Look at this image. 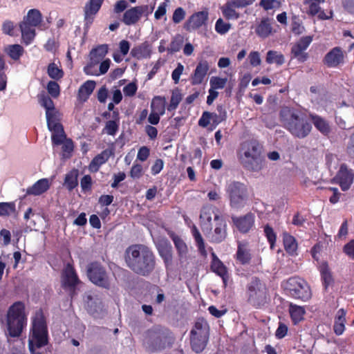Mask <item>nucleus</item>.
Segmentation results:
<instances>
[{
	"mask_svg": "<svg viewBox=\"0 0 354 354\" xmlns=\"http://www.w3.org/2000/svg\"><path fill=\"white\" fill-rule=\"evenodd\" d=\"M209 70V65L207 62H200L195 71L192 77V84H201L203 79L206 76L207 71Z\"/></svg>",
	"mask_w": 354,
	"mask_h": 354,
	"instance_id": "nucleus-24",
	"label": "nucleus"
},
{
	"mask_svg": "<svg viewBox=\"0 0 354 354\" xmlns=\"http://www.w3.org/2000/svg\"><path fill=\"white\" fill-rule=\"evenodd\" d=\"M48 93L54 98H57L60 93V88L55 81H50L47 84Z\"/></svg>",
	"mask_w": 354,
	"mask_h": 354,
	"instance_id": "nucleus-53",
	"label": "nucleus"
},
{
	"mask_svg": "<svg viewBox=\"0 0 354 354\" xmlns=\"http://www.w3.org/2000/svg\"><path fill=\"white\" fill-rule=\"evenodd\" d=\"M334 180L340 186L342 191H347L353 183L354 173L345 164H342Z\"/></svg>",
	"mask_w": 354,
	"mask_h": 354,
	"instance_id": "nucleus-16",
	"label": "nucleus"
},
{
	"mask_svg": "<svg viewBox=\"0 0 354 354\" xmlns=\"http://www.w3.org/2000/svg\"><path fill=\"white\" fill-rule=\"evenodd\" d=\"M107 53V46H97L96 48H93L90 53V62L84 68V72L87 75L97 76V74L94 73L93 67L104 60V58Z\"/></svg>",
	"mask_w": 354,
	"mask_h": 354,
	"instance_id": "nucleus-14",
	"label": "nucleus"
},
{
	"mask_svg": "<svg viewBox=\"0 0 354 354\" xmlns=\"http://www.w3.org/2000/svg\"><path fill=\"white\" fill-rule=\"evenodd\" d=\"M169 236L174 243V245L178 251L180 258L183 259L186 257L188 249L184 241L174 233L169 234Z\"/></svg>",
	"mask_w": 354,
	"mask_h": 354,
	"instance_id": "nucleus-31",
	"label": "nucleus"
},
{
	"mask_svg": "<svg viewBox=\"0 0 354 354\" xmlns=\"http://www.w3.org/2000/svg\"><path fill=\"white\" fill-rule=\"evenodd\" d=\"M208 19V12L200 11L193 14L185 24V28L187 30H196L205 24Z\"/></svg>",
	"mask_w": 354,
	"mask_h": 354,
	"instance_id": "nucleus-19",
	"label": "nucleus"
},
{
	"mask_svg": "<svg viewBox=\"0 0 354 354\" xmlns=\"http://www.w3.org/2000/svg\"><path fill=\"white\" fill-rule=\"evenodd\" d=\"M263 231L268 242L270 244V248H273L276 241V234L274 232V230L269 225H266L264 226Z\"/></svg>",
	"mask_w": 354,
	"mask_h": 354,
	"instance_id": "nucleus-52",
	"label": "nucleus"
},
{
	"mask_svg": "<svg viewBox=\"0 0 354 354\" xmlns=\"http://www.w3.org/2000/svg\"><path fill=\"white\" fill-rule=\"evenodd\" d=\"M212 209H203L201 212L200 218L201 220V228L204 234L208 237L210 241L220 243L226 237L227 224L225 220L218 214L214 215L215 226L212 231Z\"/></svg>",
	"mask_w": 354,
	"mask_h": 354,
	"instance_id": "nucleus-3",
	"label": "nucleus"
},
{
	"mask_svg": "<svg viewBox=\"0 0 354 354\" xmlns=\"http://www.w3.org/2000/svg\"><path fill=\"white\" fill-rule=\"evenodd\" d=\"M282 286L287 294L293 298L306 301L311 297L308 283L299 277H291L283 282Z\"/></svg>",
	"mask_w": 354,
	"mask_h": 354,
	"instance_id": "nucleus-12",
	"label": "nucleus"
},
{
	"mask_svg": "<svg viewBox=\"0 0 354 354\" xmlns=\"http://www.w3.org/2000/svg\"><path fill=\"white\" fill-rule=\"evenodd\" d=\"M107 160V158L105 157V154L104 153L97 155L95 156L93 160L91 161L89 167L91 171L95 170L97 171L100 166L103 165Z\"/></svg>",
	"mask_w": 354,
	"mask_h": 354,
	"instance_id": "nucleus-49",
	"label": "nucleus"
},
{
	"mask_svg": "<svg viewBox=\"0 0 354 354\" xmlns=\"http://www.w3.org/2000/svg\"><path fill=\"white\" fill-rule=\"evenodd\" d=\"M210 121V113L205 111L198 120V125L202 127H206L209 124Z\"/></svg>",
	"mask_w": 354,
	"mask_h": 354,
	"instance_id": "nucleus-64",
	"label": "nucleus"
},
{
	"mask_svg": "<svg viewBox=\"0 0 354 354\" xmlns=\"http://www.w3.org/2000/svg\"><path fill=\"white\" fill-rule=\"evenodd\" d=\"M50 183L48 178H41L28 187L26 194L33 196L41 195L50 188Z\"/></svg>",
	"mask_w": 354,
	"mask_h": 354,
	"instance_id": "nucleus-22",
	"label": "nucleus"
},
{
	"mask_svg": "<svg viewBox=\"0 0 354 354\" xmlns=\"http://www.w3.org/2000/svg\"><path fill=\"white\" fill-rule=\"evenodd\" d=\"M5 52L13 59L17 60L24 53L22 46H8L5 49Z\"/></svg>",
	"mask_w": 354,
	"mask_h": 354,
	"instance_id": "nucleus-44",
	"label": "nucleus"
},
{
	"mask_svg": "<svg viewBox=\"0 0 354 354\" xmlns=\"http://www.w3.org/2000/svg\"><path fill=\"white\" fill-rule=\"evenodd\" d=\"M346 311L341 308L337 310L333 326L334 332L337 335H341L345 330Z\"/></svg>",
	"mask_w": 354,
	"mask_h": 354,
	"instance_id": "nucleus-26",
	"label": "nucleus"
},
{
	"mask_svg": "<svg viewBox=\"0 0 354 354\" xmlns=\"http://www.w3.org/2000/svg\"><path fill=\"white\" fill-rule=\"evenodd\" d=\"M211 268L213 272L219 275L224 283V286H226L227 282L228 280V274L225 266L223 263L218 259V258L214 254H212V261Z\"/></svg>",
	"mask_w": 354,
	"mask_h": 354,
	"instance_id": "nucleus-23",
	"label": "nucleus"
},
{
	"mask_svg": "<svg viewBox=\"0 0 354 354\" xmlns=\"http://www.w3.org/2000/svg\"><path fill=\"white\" fill-rule=\"evenodd\" d=\"M136 10V8H130L124 12L122 19L124 24L127 26L134 25L139 21Z\"/></svg>",
	"mask_w": 354,
	"mask_h": 354,
	"instance_id": "nucleus-39",
	"label": "nucleus"
},
{
	"mask_svg": "<svg viewBox=\"0 0 354 354\" xmlns=\"http://www.w3.org/2000/svg\"><path fill=\"white\" fill-rule=\"evenodd\" d=\"M142 174V166L140 164H134L130 171V176L133 178H139Z\"/></svg>",
	"mask_w": 354,
	"mask_h": 354,
	"instance_id": "nucleus-60",
	"label": "nucleus"
},
{
	"mask_svg": "<svg viewBox=\"0 0 354 354\" xmlns=\"http://www.w3.org/2000/svg\"><path fill=\"white\" fill-rule=\"evenodd\" d=\"M192 236H194V239L195 240V242L196 243V245L198 247L199 252L202 254L205 255L206 250H205V243H204L203 239L201 233L199 232L198 230L197 229V227L195 225H194L193 227L192 228Z\"/></svg>",
	"mask_w": 354,
	"mask_h": 354,
	"instance_id": "nucleus-40",
	"label": "nucleus"
},
{
	"mask_svg": "<svg viewBox=\"0 0 354 354\" xmlns=\"http://www.w3.org/2000/svg\"><path fill=\"white\" fill-rule=\"evenodd\" d=\"M235 8L230 2H227L221 8L223 17L227 20L239 19L240 14L236 12Z\"/></svg>",
	"mask_w": 354,
	"mask_h": 354,
	"instance_id": "nucleus-37",
	"label": "nucleus"
},
{
	"mask_svg": "<svg viewBox=\"0 0 354 354\" xmlns=\"http://www.w3.org/2000/svg\"><path fill=\"white\" fill-rule=\"evenodd\" d=\"M157 250L165 266H170L172 263V247L170 243L167 239L160 240L157 244Z\"/></svg>",
	"mask_w": 354,
	"mask_h": 354,
	"instance_id": "nucleus-20",
	"label": "nucleus"
},
{
	"mask_svg": "<svg viewBox=\"0 0 354 354\" xmlns=\"http://www.w3.org/2000/svg\"><path fill=\"white\" fill-rule=\"evenodd\" d=\"M248 302L255 307L263 306L268 300V290L264 281L253 277L246 286Z\"/></svg>",
	"mask_w": 354,
	"mask_h": 354,
	"instance_id": "nucleus-11",
	"label": "nucleus"
},
{
	"mask_svg": "<svg viewBox=\"0 0 354 354\" xmlns=\"http://www.w3.org/2000/svg\"><path fill=\"white\" fill-rule=\"evenodd\" d=\"M182 100V95L178 90H174L172 91L171 100L169 105L167 107V110L171 111L175 110Z\"/></svg>",
	"mask_w": 354,
	"mask_h": 354,
	"instance_id": "nucleus-47",
	"label": "nucleus"
},
{
	"mask_svg": "<svg viewBox=\"0 0 354 354\" xmlns=\"http://www.w3.org/2000/svg\"><path fill=\"white\" fill-rule=\"evenodd\" d=\"M308 3H309V8H308V10L307 12L308 15H311V16H315L316 15H317L321 10V8L319 6L320 3L314 1V2H311V3L309 2Z\"/></svg>",
	"mask_w": 354,
	"mask_h": 354,
	"instance_id": "nucleus-62",
	"label": "nucleus"
},
{
	"mask_svg": "<svg viewBox=\"0 0 354 354\" xmlns=\"http://www.w3.org/2000/svg\"><path fill=\"white\" fill-rule=\"evenodd\" d=\"M43 21V16L38 9H30L23 20L19 24L22 41L26 44L33 41L36 36L35 28L39 27Z\"/></svg>",
	"mask_w": 354,
	"mask_h": 354,
	"instance_id": "nucleus-8",
	"label": "nucleus"
},
{
	"mask_svg": "<svg viewBox=\"0 0 354 354\" xmlns=\"http://www.w3.org/2000/svg\"><path fill=\"white\" fill-rule=\"evenodd\" d=\"M343 53L339 47L334 48L325 57V61L329 66H336L343 61Z\"/></svg>",
	"mask_w": 354,
	"mask_h": 354,
	"instance_id": "nucleus-25",
	"label": "nucleus"
},
{
	"mask_svg": "<svg viewBox=\"0 0 354 354\" xmlns=\"http://www.w3.org/2000/svg\"><path fill=\"white\" fill-rule=\"evenodd\" d=\"M319 272L321 274L323 285L325 289L333 283V279L328 266L326 262H323L319 266Z\"/></svg>",
	"mask_w": 354,
	"mask_h": 354,
	"instance_id": "nucleus-32",
	"label": "nucleus"
},
{
	"mask_svg": "<svg viewBox=\"0 0 354 354\" xmlns=\"http://www.w3.org/2000/svg\"><path fill=\"white\" fill-rule=\"evenodd\" d=\"M27 317L24 304L20 301L12 304L7 314V328L10 336L19 337L26 326Z\"/></svg>",
	"mask_w": 354,
	"mask_h": 354,
	"instance_id": "nucleus-7",
	"label": "nucleus"
},
{
	"mask_svg": "<svg viewBox=\"0 0 354 354\" xmlns=\"http://www.w3.org/2000/svg\"><path fill=\"white\" fill-rule=\"evenodd\" d=\"M192 236H194V239L195 240V242L196 243V245L198 247L199 252L202 254L205 255L206 250H205V243H204L203 239L201 233L199 232L198 230L197 229V227L195 225H194L193 227L192 228Z\"/></svg>",
	"mask_w": 354,
	"mask_h": 354,
	"instance_id": "nucleus-41",
	"label": "nucleus"
},
{
	"mask_svg": "<svg viewBox=\"0 0 354 354\" xmlns=\"http://www.w3.org/2000/svg\"><path fill=\"white\" fill-rule=\"evenodd\" d=\"M147 50V46H138L131 50V53L133 57L139 59L145 56Z\"/></svg>",
	"mask_w": 354,
	"mask_h": 354,
	"instance_id": "nucleus-59",
	"label": "nucleus"
},
{
	"mask_svg": "<svg viewBox=\"0 0 354 354\" xmlns=\"http://www.w3.org/2000/svg\"><path fill=\"white\" fill-rule=\"evenodd\" d=\"M236 259L241 264H248L250 262L252 254L248 242H239L236 253Z\"/></svg>",
	"mask_w": 354,
	"mask_h": 354,
	"instance_id": "nucleus-21",
	"label": "nucleus"
},
{
	"mask_svg": "<svg viewBox=\"0 0 354 354\" xmlns=\"http://www.w3.org/2000/svg\"><path fill=\"white\" fill-rule=\"evenodd\" d=\"M209 336V327L203 319H198L189 334L192 349L198 353L202 352L207 346Z\"/></svg>",
	"mask_w": 354,
	"mask_h": 354,
	"instance_id": "nucleus-10",
	"label": "nucleus"
},
{
	"mask_svg": "<svg viewBox=\"0 0 354 354\" xmlns=\"http://www.w3.org/2000/svg\"><path fill=\"white\" fill-rule=\"evenodd\" d=\"M227 81V80L226 78L212 77L209 81L210 88L214 91L216 89H222L225 87Z\"/></svg>",
	"mask_w": 354,
	"mask_h": 354,
	"instance_id": "nucleus-50",
	"label": "nucleus"
},
{
	"mask_svg": "<svg viewBox=\"0 0 354 354\" xmlns=\"http://www.w3.org/2000/svg\"><path fill=\"white\" fill-rule=\"evenodd\" d=\"M304 27L297 17H294L291 23V30L295 35H301L304 31Z\"/></svg>",
	"mask_w": 354,
	"mask_h": 354,
	"instance_id": "nucleus-56",
	"label": "nucleus"
},
{
	"mask_svg": "<svg viewBox=\"0 0 354 354\" xmlns=\"http://www.w3.org/2000/svg\"><path fill=\"white\" fill-rule=\"evenodd\" d=\"M95 87V82L87 80L79 88L78 97L80 100L85 102L93 93Z\"/></svg>",
	"mask_w": 354,
	"mask_h": 354,
	"instance_id": "nucleus-29",
	"label": "nucleus"
},
{
	"mask_svg": "<svg viewBox=\"0 0 354 354\" xmlns=\"http://www.w3.org/2000/svg\"><path fill=\"white\" fill-rule=\"evenodd\" d=\"M15 212V203H0V216H9Z\"/></svg>",
	"mask_w": 354,
	"mask_h": 354,
	"instance_id": "nucleus-48",
	"label": "nucleus"
},
{
	"mask_svg": "<svg viewBox=\"0 0 354 354\" xmlns=\"http://www.w3.org/2000/svg\"><path fill=\"white\" fill-rule=\"evenodd\" d=\"M283 241L286 251L290 254H294L297 248L295 239L288 233L283 232Z\"/></svg>",
	"mask_w": 354,
	"mask_h": 354,
	"instance_id": "nucleus-34",
	"label": "nucleus"
},
{
	"mask_svg": "<svg viewBox=\"0 0 354 354\" xmlns=\"http://www.w3.org/2000/svg\"><path fill=\"white\" fill-rule=\"evenodd\" d=\"M183 70L184 66L180 63H178L177 67L173 71L171 77L176 84L179 82L180 77L182 75Z\"/></svg>",
	"mask_w": 354,
	"mask_h": 354,
	"instance_id": "nucleus-61",
	"label": "nucleus"
},
{
	"mask_svg": "<svg viewBox=\"0 0 354 354\" xmlns=\"http://www.w3.org/2000/svg\"><path fill=\"white\" fill-rule=\"evenodd\" d=\"M127 266L136 274L147 277L155 270L156 256L151 248L136 244L129 246L124 257Z\"/></svg>",
	"mask_w": 354,
	"mask_h": 354,
	"instance_id": "nucleus-1",
	"label": "nucleus"
},
{
	"mask_svg": "<svg viewBox=\"0 0 354 354\" xmlns=\"http://www.w3.org/2000/svg\"><path fill=\"white\" fill-rule=\"evenodd\" d=\"M104 0H88L84 8V30L87 32L95 16L100 10Z\"/></svg>",
	"mask_w": 354,
	"mask_h": 354,
	"instance_id": "nucleus-15",
	"label": "nucleus"
},
{
	"mask_svg": "<svg viewBox=\"0 0 354 354\" xmlns=\"http://www.w3.org/2000/svg\"><path fill=\"white\" fill-rule=\"evenodd\" d=\"M59 112L54 108L53 110L46 112V121L48 127L61 124L59 122Z\"/></svg>",
	"mask_w": 354,
	"mask_h": 354,
	"instance_id": "nucleus-42",
	"label": "nucleus"
},
{
	"mask_svg": "<svg viewBox=\"0 0 354 354\" xmlns=\"http://www.w3.org/2000/svg\"><path fill=\"white\" fill-rule=\"evenodd\" d=\"M151 109L152 112L156 113L161 115L165 112V100L161 97H155L151 104Z\"/></svg>",
	"mask_w": 354,
	"mask_h": 354,
	"instance_id": "nucleus-38",
	"label": "nucleus"
},
{
	"mask_svg": "<svg viewBox=\"0 0 354 354\" xmlns=\"http://www.w3.org/2000/svg\"><path fill=\"white\" fill-rule=\"evenodd\" d=\"M272 26L269 19H263L256 28L257 34L261 37H267L272 32Z\"/></svg>",
	"mask_w": 354,
	"mask_h": 354,
	"instance_id": "nucleus-35",
	"label": "nucleus"
},
{
	"mask_svg": "<svg viewBox=\"0 0 354 354\" xmlns=\"http://www.w3.org/2000/svg\"><path fill=\"white\" fill-rule=\"evenodd\" d=\"M62 281L63 286L70 289H74L80 283L73 267L68 263L62 272Z\"/></svg>",
	"mask_w": 354,
	"mask_h": 354,
	"instance_id": "nucleus-18",
	"label": "nucleus"
},
{
	"mask_svg": "<svg viewBox=\"0 0 354 354\" xmlns=\"http://www.w3.org/2000/svg\"><path fill=\"white\" fill-rule=\"evenodd\" d=\"M174 338L167 328L155 326L148 330L143 339L146 349L151 352L160 351L171 344Z\"/></svg>",
	"mask_w": 354,
	"mask_h": 354,
	"instance_id": "nucleus-5",
	"label": "nucleus"
},
{
	"mask_svg": "<svg viewBox=\"0 0 354 354\" xmlns=\"http://www.w3.org/2000/svg\"><path fill=\"white\" fill-rule=\"evenodd\" d=\"M266 62L268 64L281 65L284 62V58L281 53L270 50L267 54Z\"/></svg>",
	"mask_w": 354,
	"mask_h": 354,
	"instance_id": "nucleus-46",
	"label": "nucleus"
},
{
	"mask_svg": "<svg viewBox=\"0 0 354 354\" xmlns=\"http://www.w3.org/2000/svg\"><path fill=\"white\" fill-rule=\"evenodd\" d=\"M185 17V11L183 8L178 7L174 10L173 13L172 21L175 24H179L184 19Z\"/></svg>",
	"mask_w": 354,
	"mask_h": 354,
	"instance_id": "nucleus-58",
	"label": "nucleus"
},
{
	"mask_svg": "<svg viewBox=\"0 0 354 354\" xmlns=\"http://www.w3.org/2000/svg\"><path fill=\"white\" fill-rule=\"evenodd\" d=\"M48 128L52 132L51 139L54 145H62V143L66 139V136L62 124H57Z\"/></svg>",
	"mask_w": 354,
	"mask_h": 354,
	"instance_id": "nucleus-27",
	"label": "nucleus"
},
{
	"mask_svg": "<svg viewBox=\"0 0 354 354\" xmlns=\"http://www.w3.org/2000/svg\"><path fill=\"white\" fill-rule=\"evenodd\" d=\"M78 171L77 169H72L65 175L64 186H65L69 191L75 188L77 185Z\"/></svg>",
	"mask_w": 354,
	"mask_h": 354,
	"instance_id": "nucleus-33",
	"label": "nucleus"
},
{
	"mask_svg": "<svg viewBox=\"0 0 354 354\" xmlns=\"http://www.w3.org/2000/svg\"><path fill=\"white\" fill-rule=\"evenodd\" d=\"M47 73L50 78L55 80H60L64 76L63 71L58 68V66L55 63H50L48 66Z\"/></svg>",
	"mask_w": 354,
	"mask_h": 354,
	"instance_id": "nucleus-43",
	"label": "nucleus"
},
{
	"mask_svg": "<svg viewBox=\"0 0 354 354\" xmlns=\"http://www.w3.org/2000/svg\"><path fill=\"white\" fill-rule=\"evenodd\" d=\"M32 354H41L38 350L48 343V332L41 310L36 311L32 322V334L28 340Z\"/></svg>",
	"mask_w": 354,
	"mask_h": 354,
	"instance_id": "nucleus-4",
	"label": "nucleus"
},
{
	"mask_svg": "<svg viewBox=\"0 0 354 354\" xmlns=\"http://www.w3.org/2000/svg\"><path fill=\"white\" fill-rule=\"evenodd\" d=\"M241 165L250 171H259L262 167V158L259 145L256 141L244 142L239 152Z\"/></svg>",
	"mask_w": 354,
	"mask_h": 354,
	"instance_id": "nucleus-6",
	"label": "nucleus"
},
{
	"mask_svg": "<svg viewBox=\"0 0 354 354\" xmlns=\"http://www.w3.org/2000/svg\"><path fill=\"white\" fill-rule=\"evenodd\" d=\"M39 102L41 105L46 109V112L55 108L53 101L46 94H42L39 96Z\"/></svg>",
	"mask_w": 354,
	"mask_h": 354,
	"instance_id": "nucleus-51",
	"label": "nucleus"
},
{
	"mask_svg": "<svg viewBox=\"0 0 354 354\" xmlns=\"http://www.w3.org/2000/svg\"><path fill=\"white\" fill-rule=\"evenodd\" d=\"M310 118L318 131L324 135L329 133L330 128L329 124L325 119L317 115H310Z\"/></svg>",
	"mask_w": 354,
	"mask_h": 354,
	"instance_id": "nucleus-30",
	"label": "nucleus"
},
{
	"mask_svg": "<svg viewBox=\"0 0 354 354\" xmlns=\"http://www.w3.org/2000/svg\"><path fill=\"white\" fill-rule=\"evenodd\" d=\"M280 118L284 127L295 137L304 138L311 131V124L299 111L285 106L280 111Z\"/></svg>",
	"mask_w": 354,
	"mask_h": 354,
	"instance_id": "nucleus-2",
	"label": "nucleus"
},
{
	"mask_svg": "<svg viewBox=\"0 0 354 354\" xmlns=\"http://www.w3.org/2000/svg\"><path fill=\"white\" fill-rule=\"evenodd\" d=\"M308 46H293L292 48V53L294 57L300 62H304L307 57L306 53Z\"/></svg>",
	"mask_w": 354,
	"mask_h": 354,
	"instance_id": "nucleus-45",
	"label": "nucleus"
},
{
	"mask_svg": "<svg viewBox=\"0 0 354 354\" xmlns=\"http://www.w3.org/2000/svg\"><path fill=\"white\" fill-rule=\"evenodd\" d=\"M225 191L232 208L241 209L248 203L249 193L247 186L239 181L230 180L227 183Z\"/></svg>",
	"mask_w": 354,
	"mask_h": 354,
	"instance_id": "nucleus-9",
	"label": "nucleus"
},
{
	"mask_svg": "<svg viewBox=\"0 0 354 354\" xmlns=\"http://www.w3.org/2000/svg\"><path fill=\"white\" fill-rule=\"evenodd\" d=\"M87 275L91 282L102 288H109L110 281L104 268L98 263L88 266Z\"/></svg>",
	"mask_w": 354,
	"mask_h": 354,
	"instance_id": "nucleus-13",
	"label": "nucleus"
},
{
	"mask_svg": "<svg viewBox=\"0 0 354 354\" xmlns=\"http://www.w3.org/2000/svg\"><path fill=\"white\" fill-rule=\"evenodd\" d=\"M289 313L293 323L297 324L303 319L305 310L301 306L290 304Z\"/></svg>",
	"mask_w": 354,
	"mask_h": 354,
	"instance_id": "nucleus-36",
	"label": "nucleus"
},
{
	"mask_svg": "<svg viewBox=\"0 0 354 354\" xmlns=\"http://www.w3.org/2000/svg\"><path fill=\"white\" fill-rule=\"evenodd\" d=\"M2 30L3 33L8 35L10 36H15L17 35L15 26L14 23L11 21H6L3 22L2 25Z\"/></svg>",
	"mask_w": 354,
	"mask_h": 354,
	"instance_id": "nucleus-55",
	"label": "nucleus"
},
{
	"mask_svg": "<svg viewBox=\"0 0 354 354\" xmlns=\"http://www.w3.org/2000/svg\"><path fill=\"white\" fill-rule=\"evenodd\" d=\"M231 25L229 23L225 22L223 19L219 18L215 24V30L218 33L225 34L230 28Z\"/></svg>",
	"mask_w": 354,
	"mask_h": 354,
	"instance_id": "nucleus-54",
	"label": "nucleus"
},
{
	"mask_svg": "<svg viewBox=\"0 0 354 354\" xmlns=\"http://www.w3.org/2000/svg\"><path fill=\"white\" fill-rule=\"evenodd\" d=\"M93 180L90 175H85L80 181V185L84 192L91 190Z\"/></svg>",
	"mask_w": 354,
	"mask_h": 354,
	"instance_id": "nucleus-57",
	"label": "nucleus"
},
{
	"mask_svg": "<svg viewBox=\"0 0 354 354\" xmlns=\"http://www.w3.org/2000/svg\"><path fill=\"white\" fill-rule=\"evenodd\" d=\"M120 120L118 117V112L113 111V120H109L106 122L105 127L103 129V133L109 136H114L118 131Z\"/></svg>",
	"mask_w": 354,
	"mask_h": 354,
	"instance_id": "nucleus-28",
	"label": "nucleus"
},
{
	"mask_svg": "<svg viewBox=\"0 0 354 354\" xmlns=\"http://www.w3.org/2000/svg\"><path fill=\"white\" fill-rule=\"evenodd\" d=\"M137 91V86L135 83L131 82L126 85L123 88V92L127 96H133Z\"/></svg>",
	"mask_w": 354,
	"mask_h": 354,
	"instance_id": "nucleus-63",
	"label": "nucleus"
},
{
	"mask_svg": "<svg viewBox=\"0 0 354 354\" xmlns=\"http://www.w3.org/2000/svg\"><path fill=\"white\" fill-rule=\"evenodd\" d=\"M232 221L236 228L243 234L250 232L254 225L255 216L253 213L249 212L243 216H232Z\"/></svg>",
	"mask_w": 354,
	"mask_h": 354,
	"instance_id": "nucleus-17",
	"label": "nucleus"
}]
</instances>
